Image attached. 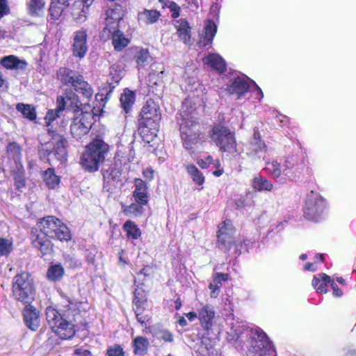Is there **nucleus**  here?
Instances as JSON below:
<instances>
[{"instance_id": "bb28decb", "label": "nucleus", "mask_w": 356, "mask_h": 356, "mask_svg": "<svg viewBox=\"0 0 356 356\" xmlns=\"http://www.w3.org/2000/svg\"><path fill=\"white\" fill-rule=\"evenodd\" d=\"M216 31L217 26L215 23L211 20L207 21L205 23L204 38L199 42L200 46L206 47L210 45L212 43Z\"/></svg>"}, {"instance_id": "3c124183", "label": "nucleus", "mask_w": 356, "mask_h": 356, "mask_svg": "<svg viewBox=\"0 0 356 356\" xmlns=\"http://www.w3.org/2000/svg\"><path fill=\"white\" fill-rule=\"evenodd\" d=\"M8 152L14 158L18 157L20 154V148L15 143H10L8 146Z\"/></svg>"}, {"instance_id": "473e14b6", "label": "nucleus", "mask_w": 356, "mask_h": 356, "mask_svg": "<svg viewBox=\"0 0 356 356\" xmlns=\"http://www.w3.org/2000/svg\"><path fill=\"white\" fill-rule=\"evenodd\" d=\"M64 268L60 264L51 266L47 270V277L49 280H60L64 275Z\"/></svg>"}, {"instance_id": "7c9ffc66", "label": "nucleus", "mask_w": 356, "mask_h": 356, "mask_svg": "<svg viewBox=\"0 0 356 356\" xmlns=\"http://www.w3.org/2000/svg\"><path fill=\"white\" fill-rule=\"evenodd\" d=\"M135 102V93L129 90L124 89L120 96V104L122 109L128 113Z\"/></svg>"}, {"instance_id": "49530a36", "label": "nucleus", "mask_w": 356, "mask_h": 356, "mask_svg": "<svg viewBox=\"0 0 356 356\" xmlns=\"http://www.w3.org/2000/svg\"><path fill=\"white\" fill-rule=\"evenodd\" d=\"M124 355L123 348L118 344L108 347L106 352V356H124Z\"/></svg>"}, {"instance_id": "69168bd1", "label": "nucleus", "mask_w": 356, "mask_h": 356, "mask_svg": "<svg viewBox=\"0 0 356 356\" xmlns=\"http://www.w3.org/2000/svg\"><path fill=\"white\" fill-rule=\"evenodd\" d=\"M324 256L323 254H316L315 257V262H317L318 261H323Z\"/></svg>"}, {"instance_id": "2f4dec72", "label": "nucleus", "mask_w": 356, "mask_h": 356, "mask_svg": "<svg viewBox=\"0 0 356 356\" xmlns=\"http://www.w3.org/2000/svg\"><path fill=\"white\" fill-rule=\"evenodd\" d=\"M149 343L144 337H136L133 341L134 353L136 355H144L148 349Z\"/></svg>"}, {"instance_id": "603ef678", "label": "nucleus", "mask_w": 356, "mask_h": 356, "mask_svg": "<svg viewBox=\"0 0 356 356\" xmlns=\"http://www.w3.org/2000/svg\"><path fill=\"white\" fill-rule=\"evenodd\" d=\"M227 278V275L225 273H216L213 277V282L215 284L221 286L222 282L225 281Z\"/></svg>"}, {"instance_id": "cd10ccee", "label": "nucleus", "mask_w": 356, "mask_h": 356, "mask_svg": "<svg viewBox=\"0 0 356 356\" xmlns=\"http://www.w3.org/2000/svg\"><path fill=\"white\" fill-rule=\"evenodd\" d=\"M161 16L160 12L156 10L144 9L138 13V19L145 24H152L157 22Z\"/></svg>"}, {"instance_id": "72a5a7b5", "label": "nucleus", "mask_w": 356, "mask_h": 356, "mask_svg": "<svg viewBox=\"0 0 356 356\" xmlns=\"http://www.w3.org/2000/svg\"><path fill=\"white\" fill-rule=\"evenodd\" d=\"M253 188L258 191H267L273 189V185L268 179L261 177H257L253 179L252 182Z\"/></svg>"}, {"instance_id": "a878e982", "label": "nucleus", "mask_w": 356, "mask_h": 356, "mask_svg": "<svg viewBox=\"0 0 356 356\" xmlns=\"http://www.w3.org/2000/svg\"><path fill=\"white\" fill-rule=\"evenodd\" d=\"M332 279L325 273H320L314 276L312 280V286L316 289L318 293H326L327 290L326 286L327 284H331Z\"/></svg>"}, {"instance_id": "c9c22d12", "label": "nucleus", "mask_w": 356, "mask_h": 356, "mask_svg": "<svg viewBox=\"0 0 356 356\" xmlns=\"http://www.w3.org/2000/svg\"><path fill=\"white\" fill-rule=\"evenodd\" d=\"M44 0H31L28 3L29 14L34 16L41 15L44 11Z\"/></svg>"}, {"instance_id": "9b49d317", "label": "nucleus", "mask_w": 356, "mask_h": 356, "mask_svg": "<svg viewBox=\"0 0 356 356\" xmlns=\"http://www.w3.org/2000/svg\"><path fill=\"white\" fill-rule=\"evenodd\" d=\"M326 209L325 200L315 191H310L306 196L304 215L310 220H318Z\"/></svg>"}, {"instance_id": "e433bc0d", "label": "nucleus", "mask_w": 356, "mask_h": 356, "mask_svg": "<svg viewBox=\"0 0 356 356\" xmlns=\"http://www.w3.org/2000/svg\"><path fill=\"white\" fill-rule=\"evenodd\" d=\"M16 109L20 112L24 118L30 120H34L36 118L35 110L30 104L19 103L16 106Z\"/></svg>"}, {"instance_id": "6e6d98bb", "label": "nucleus", "mask_w": 356, "mask_h": 356, "mask_svg": "<svg viewBox=\"0 0 356 356\" xmlns=\"http://www.w3.org/2000/svg\"><path fill=\"white\" fill-rule=\"evenodd\" d=\"M332 290H333V295L335 297H341L343 294L342 291H341L340 289H339V287L337 286V284L334 282V280H332V282H331V284H330Z\"/></svg>"}, {"instance_id": "0eeeda50", "label": "nucleus", "mask_w": 356, "mask_h": 356, "mask_svg": "<svg viewBox=\"0 0 356 356\" xmlns=\"http://www.w3.org/2000/svg\"><path fill=\"white\" fill-rule=\"evenodd\" d=\"M234 229L230 220H226L218 226V242L222 244L227 250H233L236 254H240L242 252L243 244L244 243V250L248 251V240L239 238H234L233 234Z\"/></svg>"}, {"instance_id": "a18cd8bd", "label": "nucleus", "mask_w": 356, "mask_h": 356, "mask_svg": "<svg viewBox=\"0 0 356 356\" xmlns=\"http://www.w3.org/2000/svg\"><path fill=\"white\" fill-rule=\"evenodd\" d=\"M197 164L202 168H207L211 165L214 168H218L220 167V162L219 160H213L211 156H208L205 159H200L197 161Z\"/></svg>"}, {"instance_id": "774afa93", "label": "nucleus", "mask_w": 356, "mask_h": 356, "mask_svg": "<svg viewBox=\"0 0 356 356\" xmlns=\"http://www.w3.org/2000/svg\"><path fill=\"white\" fill-rule=\"evenodd\" d=\"M337 281L341 284H345V280L343 277H337Z\"/></svg>"}, {"instance_id": "f257e3e1", "label": "nucleus", "mask_w": 356, "mask_h": 356, "mask_svg": "<svg viewBox=\"0 0 356 356\" xmlns=\"http://www.w3.org/2000/svg\"><path fill=\"white\" fill-rule=\"evenodd\" d=\"M232 340L245 343L250 356H273L275 349L267 334L259 327L249 326L245 322L233 323L228 332Z\"/></svg>"}, {"instance_id": "423d86ee", "label": "nucleus", "mask_w": 356, "mask_h": 356, "mask_svg": "<svg viewBox=\"0 0 356 356\" xmlns=\"http://www.w3.org/2000/svg\"><path fill=\"white\" fill-rule=\"evenodd\" d=\"M12 292L14 298L24 305H29L34 300L35 293L33 279L24 272L13 278Z\"/></svg>"}, {"instance_id": "052dcab7", "label": "nucleus", "mask_w": 356, "mask_h": 356, "mask_svg": "<svg viewBox=\"0 0 356 356\" xmlns=\"http://www.w3.org/2000/svg\"><path fill=\"white\" fill-rule=\"evenodd\" d=\"M305 270L314 272L317 270L315 263H307L304 267Z\"/></svg>"}, {"instance_id": "09e8293b", "label": "nucleus", "mask_w": 356, "mask_h": 356, "mask_svg": "<svg viewBox=\"0 0 356 356\" xmlns=\"http://www.w3.org/2000/svg\"><path fill=\"white\" fill-rule=\"evenodd\" d=\"M49 12L52 18L58 19L63 12V8L55 5V3L52 2L49 8Z\"/></svg>"}, {"instance_id": "5701e85b", "label": "nucleus", "mask_w": 356, "mask_h": 356, "mask_svg": "<svg viewBox=\"0 0 356 356\" xmlns=\"http://www.w3.org/2000/svg\"><path fill=\"white\" fill-rule=\"evenodd\" d=\"M164 70L158 65H151V71L147 76V84L149 88L161 86L163 83Z\"/></svg>"}, {"instance_id": "5fc2aeb1", "label": "nucleus", "mask_w": 356, "mask_h": 356, "mask_svg": "<svg viewBox=\"0 0 356 356\" xmlns=\"http://www.w3.org/2000/svg\"><path fill=\"white\" fill-rule=\"evenodd\" d=\"M9 8L6 0H0V17L8 13Z\"/></svg>"}, {"instance_id": "f3484780", "label": "nucleus", "mask_w": 356, "mask_h": 356, "mask_svg": "<svg viewBox=\"0 0 356 356\" xmlns=\"http://www.w3.org/2000/svg\"><path fill=\"white\" fill-rule=\"evenodd\" d=\"M123 16V10L120 6L106 10L105 26L102 32V38L103 39L107 40L110 38L111 33L119 29V23L122 19Z\"/></svg>"}, {"instance_id": "b1692460", "label": "nucleus", "mask_w": 356, "mask_h": 356, "mask_svg": "<svg viewBox=\"0 0 356 356\" xmlns=\"http://www.w3.org/2000/svg\"><path fill=\"white\" fill-rule=\"evenodd\" d=\"M203 63L212 67L220 73L226 69V63L224 59L218 54H210L203 58Z\"/></svg>"}, {"instance_id": "7ed1b4c3", "label": "nucleus", "mask_w": 356, "mask_h": 356, "mask_svg": "<svg viewBox=\"0 0 356 356\" xmlns=\"http://www.w3.org/2000/svg\"><path fill=\"white\" fill-rule=\"evenodd\" d=\"M191 102L186 99L180 110V132L183 146L194 153L202 145V140L199 138L197 124L194 120L193 110H188Z\"/></svg>"}, {"instance_id": "79ce46f5", "label": "nucleus", "mask_w": 356, "mask_h": 356, "mask_svg": "<svg viewBox=\"0 0 356 356\" xmlns=\"http://www.w3.org/2000/svg\"><path fill=\"white\" fill-rule=\"evenodd\" d=\"M138 69L144 67L150 59V55L147 49H140L135 56Z\"/></svg>"}, {"instance_id": "4be33fe9", "label": "nucleus", "mask_w": 356, "mask_h": 356, "mask_svg": "<svg viewBox=\"0 0 356 356\" xmlns=\"http://www.w3.org/2000/svg\"><path fill=\"white\" fill-rule=\"evenodd\" d=\"M136 188L133 193V197L136 203L139 204H147V186L145 182L140 179H135Z\"/></svg>"}, {"instance_id": "2eb2a0df", "label": "nucleus", "mask_w": 356, "mask_h": 356, "mask_svg": "<svg viewBox=\"0 0 356 356\" xmlns=\"http://www.w3.org/2000/svg\"><path fill=\"white\" fill-rule=\"evenodd\" d=\"M297 164V159L296 156H292L286 158L284 161H277L273 160L270 162H267L266 170L273 177L278 178L281 175L291 177V170L293 169Z\"/></svg>"}, {"instance_id": "dca6fc26", "label": "nucleus", "mask_w": 356, "mask_h": 356, "mask_svg": "<svg viewBox=\"0 0 356 356\" xmlns=\"http://www.w3.org/2000/svg\"><path fill=\"white\" fill-rule=\"evenodd\" d=\"M79 107V101L75 94L67 95L65 97H59L57 99V108L56 110H49L44 117L47 126L49 127L51 122L56 120L60 112L65 109L77 108Z\"/></svg>"}, {"instance_id": "a19ab883", "label": "nucleus", "mask_w": 356, "mask_h": 356, "mask_svg": "<svg viewBox=\"0 0 356 356\" xmlns=\"http://www.w3.org/2000/svg\"><path fill=\"white\" fill-rule=\"evenodd\" d=\"M44 180L50 188H54L60 182L59 177L55 175L54 170L49 168L44 172Z\"/></svg>"}, {"instance_id": "39448f33", "label": "nucleus", "mask_w": 356, "mask_h": 356, "mask_svg": "<svg viewBox=\"0 0 356 356\" xmlns=\"http://www.w3.org/2000/svg\"><path fill=\"white\" fill-rule=\"evenodd\" d=\"M108 150L109 145L102 139L96 138L86 145L81 157L80 164L88 171H97L99 164L104 161Z\"/></svg>"}, {"instance_id": "37998d69", "label": "nucleus", "mask_w": 356, "mask_h": 356, "mask_svg": "<svg viewBox=\"0 0 356 356\" xmlns=\"http://www.w3.org/2000/svg\"><path fill=\"white\" fill-rule=\"evenodd\" d=\"M13 250V241L8 238H0V257L8 256Z\"/></svg>"}, {"instance_id": "680f3d73", "label": "nucleus", "mask_w": 356, "mask_h": 356, "mask_svg": "<svg viewBox=\"0 0 356 356\" xmlns=\"http://www.w3.org/2000/svg\"><path fill=\"white\" fill-rule=\"evenodd\" d=\"M186 316L190 321H193L198 316V314L196 312H191L187 313Z\"/></svg>"}, {"instance_id": "6e6552de", "label": "nucleus", "mask_w": 356, "mask_h": 356, "mask_svg": "<svg viewBox=\"0 0 356 356\" xmlns=\"http://www.w3.org/2000/svg\"><path fill=\"white\" fill-rule=\"evenodd\" d=\"M211 140L219 147L220 151L233 154L237 152V143L234 134L228 128L218 124L210 131Z\"/></svg>"}, {"instance_id": "338daca9", "label": "nucleus", "mask_w": 356, "mask_h": 356, "mask_svg": "<svg viewBox=\"0 0 356 356\" xmlns=\"http://www.w3.org/2000/svg\"><path fill=\"white\" fill-rule=\"evenodd\" d=\"M122 253H123V251L121 250L120 252H119V260L120 262L123 263L124 264H126V261L124 260H123V258H122Z\"/></svg>"}, {"instance_id": "a211bd4d", "label": "nucleus", "mask_w": 356, "mask_h": 356, "mask_svg": "<svg viewBox=\"0 0 356 356\" xmlns=\"http://www.w3.org/2000/svg\"><path fill=\"white\" fill-rule=\"evenodd\" d=\"M267 146L261 141L258 133L254 132L250 141L248 154L254 161L264 160L267 152Z\"/></svg>"}, {"instance_id": "58836bf2", "label": "nucleus", "mask_w": 356, "mask_h": 356, "mask_svg": "<svg viewBox=\"0 0 356 356\" xmlns=\"http://www.w3.org/2000/svg\"><path fill=\"white\" fill-rule=\"evenodd\" d=\"M145 204H139L138 203H132L129 206L122 207V211L127 216H138L143 213V206Z\"/></svg>"}, {"instance_id": "c756f323", "label": "nucleus", "mask_w": 356, "mask_h": 356, "mask_svg": "<svg viewBox=\"0 0 356 356\" xmlns=\"http://www.w3.org/2000/svg\"><path fill=\"white\" fill-rule=\"evenodd\" d=\"M110 38H112V42L114 48L118 51H120L124 49L129 42V40L124 36L123 33L120 31L119 29L111 32Z\"/></svg>"}, {"instance_id": "13d9d810", "label": "nucleus", "mask_w": 356, "mask_h": 356, "mask_svg": "<svg viewBox=\"0 0 356 356\" xmlns=\"http://www.w3.org/2000/svg\"><path fill=\"white\" fill-rule=\"evenodd\" d=\"M143 174L147 181H151L154 178V171L152 169L147 168L144 170Z\"/></svg>"}, {"instance_id": "412c9836", "label": "nucleus", "mask_w": 356, "mask_h": 356, "mask_svg": "<svg viewBox=\"0 0 356 356\" xmlns=\"http://www.w3.org/2000/svg\"><path fill=\"white\" fill-rule=\"evenodd\" d=\"M214 316L215 311L211 305H204L198 309V318L204 329L209 330L211 327Z\"/></svg>"}, {"instance_id": "0e129e2a", "label": "nucleus", "mask_w": 356, "mask_h": 356, "mask_svg": "<svg viewBox=\"0 0 356 356\" xmlns=\"http://www.w3.org/2000/svg\"><path fill=\"white\" fill-rule=\"evenodd\" d=\"M178 323L180 325H181L183 327L186 326L187 325V321L184 317H180L178 321Z\"/></svg>"}, {"instance_id": "393cba45", "label": "nucleus", "mask_w": 356, "mask_h": 356, "mask_svg": "<svg viewBox=\"0 0 356 356\" xmlns=\"http://www.w3.org/2000/svg\"><path fill=\"white\" fill-rule=\"evenodd\" d=\"M0 63L6 69L9 70H22L24 69L27 65L24 60L19 59L14 55H10L3 57Z\"/></svg>"}, {"instance_id": "20e7f679", "label": "nucleus", "mask_w": 356, "mask_h": 356, "mask_svg": "<svg viewBox=\"0 0 356 356\" xmlns=\"http://www.w3.org/2000/svg\"><path fill=\"white\" fill-rule=\"evenodd\" d=\"M161 120L159 105L152 99H149L140 112V134L145 141L150 143L157 136Z\"/></svg>"}, {"instance_id": "aec40b11", "label": "nucleus", "mask_w": 356, "mask_h": 356, "mask_svg": "<svg viewBox=\"0 0 356 356\" xmlns=\"http://www.w3.org/2000/svg\"><path fill=\"white\" fill-rule=\"evenodd\" d=\"M24 318L26 326L31 330L35 331L40 325L39 312L29 305H24Z\"/></svg>"}, {"instance_id": "ea45409f", "label": "nucleus", "mask_w": 356, "mask_h": 356, "mask_svg": "<svg viewBox=\"0 0 356 356\" xmlns=\"http://www.w3.org/2000/svg\"><path fill=\"white\" fill-rule=\"evenodd\" d=\"M110 84H118L124 76L123 67L120 65H114L110 68L109 72Z\"/></svg>"}, {"instance_id": "4c0bfd02", "label": "nucleus", "mask_w": 356, "mask_h": 356, "mask_svg": "<svg viewBox=\"0 0 356 356\" xmlns=\"http://www.w3.org/2000/svg\"><path fill=\"white\" fill-rule=\"evenodd\" d=\"M186 170L195 184L201 186L204 184V177L196 166L194 165H188L186 167Z\"/></svg>"}, {"instance_id": "f03ea898", "label": "nucleus", "mask_w": 356, "mask_h": 356, "mask_svg": "<svg viewBox=\"0 0 356 356\" xmlns=\"http://www.w3.org/2000/svg\"><path fill=\"white\" fill-rule=\"evenodd\" d=\"M31 241L42 256L50 254L53 245L49 238L67 241L70 238L68 228L54 216H47L40 219L36 227L31 231Z\"/></svg>"}, {"instance_id": "ddd939ff", "label": "nucleus", "mask_w": 356, "mask_h": 356, "mask_svg": "<svg viewBox=\"0 0 356 356\" xmlns=\"http://www.w3.org/2000/svg\"><path fill=\"white\" fill-rule=\"evenodd\" d=\"M92 115L88 112H81L74 118L70 126L72 136L76 140L81 139L89 132L92 126Z\"/></svg>"}, {"instance_id": "4d7b16f0", "label": "nucleus", "mask_w": 356, "mask_h": 356, "mask_svg": "<svg viewBox=\"0 0 356 356\" xmlns=\"http://www.w3.org/2000/svg\"><path fill=\"white\" fill-rule=\"evenodd\" d=\"M74 354L78 356H92V353L89 350L83 349L81 348H76Z\"/></svg>"}, {"instance_id": "bf43d9fd", "label": "nucleus", "mask_w": 356, "mask_h": 356, "mask_svg": "<svg viewBox=\"0 0 356 356\" xmlns=\"http://www.w3.org/2000/svg\"><path fill=\"white\" fill-rule=\"evenodd\" d=\"M160 338L167 342H172L173 341L172 334L168 331L163 332Z\"/></svg>"}, {"instance_id": "c03bdc74", "label": "nucleus", "mask_w": 356, "mask_h": 356, "mask_svg": "<svg viewBox=\"0 0 356 356\" xmlns=\"http://www.w3.org/2000/svg\"><path fill=\"white\" fill-rule=\"evenodd\" d=\"M136 299H137V298L136 296L135 299L134 300V302L136 307V312H135L136 318H137V320L138 321V322L142 325H144L147 322H148L149 321L150 317L147 314L143 315L142 314V309L139 307L140 305V302H139V300H137Z\"/></svg>"}, {"instance_id": "1a4fd4ad", "label": "nucleus", "mask_w": 356, "mask_h": 356, "mask_svg": "<svg viewBox=\"0 0 356 356\" xmlns=\"http://www.w3.org/2000/svg\"><path fill=\"white\" fill-rule=\"evenodd\" d=\"M46 317L53 332L58 335L60 339H68L74 335V325L63 318L56 309L48 307L46 309Z\"/></svg>"}, {"instance_id": "864d4df0", "label": "nucleus", "mask_w": 356, "mask_h": 356, "mask_svg": "<svg viewBox=\"0 0 356 356\" xmlns=\"http://www.w3.org/2000/svg\"><path fill=\"white\" fill-rule=\"evenodd\" d=\"M220 287V286L215 284L213 282L209 284V288L211 290L210 296L211 298H216L218 296Z\"/></svg>"}, {"instance_id": "9d476101", "label": "nucleus", "mask_w": 356, "mask_h": 356, "mask_svg": "<svg viewBox=\"0 0 356 356\" xmlns=\"http://www.w3.org/2000/svg\"><path fill=\"white\" fill-rule=\"evenodd\" d=\"M58 76L63 83L70 84L76 92L81 93L86 98L89 99L92 96V88L84 81L82 76L69 69L60 68L58 72Z\"/></svg>"}, {"instance_id": "f8f14e48", "label": "nucleus", "mask_w": 356, "mask_h": 356, "mask_svg": "<svg viewBox=\"0 0 356 356\" xmlns=\"http://www.w3.org/2000/svg\"><path fill=\"white\" fill-rule=\"evenodd\" d=\"M250 90L255 92L257 98L259 99L263 97L264 95L261 88L255 82L245 76H238L232 79L227 86L229 93L236 95L238 99H240Z\"/></svg>"}, {"instance_id": "e2e57ef3", "label": "nucleus", "mask_w": 356, "mask_h": 356, "mask_svg": "<svg viewBox=\"0 0 356 356\" xmlns=\"http://www.w3.org/2000/svg\"><path fill=\"white\" fill-rule=\"evenodd\" d=\"M218 170L213 172V175L216 177H220L222 175L224 172V170L222 169H220V168H217Z\"/></svg>"}, {"instance_id": "c85d7f7f", "label": "nucleus", "mask_w": 356, "mask_h": 356, "mask_svg": "<svg viewBox=\"0 0 356 356\" xmlns=\"http://www.w3.org/2000/svg\"><path fill=\"white\" fill-rule=\"evenodd\" d=\"M180 39L185 43L188 44L191 39V28L186 19H181L177 21L176 25Z\"/></svg>"}, {"instance_id": "4468645a", "label": "nucleus", "mask_w": 356, "mask_h": 356, "mask_svg": "<svg viewBox=\"0 0 356 356\" xmlns=\"http://www.w3.org/2000/svg\"><path fill=\"white\" fill-rule=\"evenodd\" d=\"M48 135L50 137V140L42 144V150L45 151L48 154L54 152L59 160H66V140L61 135L54 131H49Z\"/></svg>"}, {"instance_id": "8fccbe9b", "label": "nucleus", "mask_w": 356, "mask_h": 356, "mask_svg": "<svg viewBox=\"0 0 356 356\" xmlns=\"http://www.w3.org/2000/svg\"><path fill=\"white\" fill-rule=\"evenodd\" d=\"M72 14L74 19L78 22H82L86 20V15L83 9H74Z\"/></svg>"}, {"instance_id": "f704fd0d", "label": "nucleus", "mask_w": 356, "mask_h": 356, "mask_svg": "<svg viewBox=\"0 0 356 356\" xmlns=\"http://www.w3.org/2000/svg\"><path fill=\"white\" fill-rule=\"evenodd\" d=\"M123 229L127 232L128 238L132 239H138L141 236V232L138 226L131 220H127L124 225Z\"/></svg>"}, {"instance_id": "6ab92c4d", "label": "nucleus", "mask_w": 356, "mask_h": 356, "mask_svg": "<svg viewBox=\"0 0 356 356\" xmlns=\"http://www.w3.org/2000/svg\"><path fill=\"white\" fill-rule=\"evenodd\" d=\"M88 51L87 33L85 31L80 30L75 33L72 45L73 55L79 58L85 56Z\"/></svg>"}, {"instance_id": "de8ad7c7", "label": "nucleus", "mask_w": 356, "mask_h": 356, "mask_svg": "<svg viewBox=\"0 0 356 356\" xmlns=\"http://www.w3.org/2000/svg\"><path fill=\"white\" fill-rule=\"evenodd\" d=\"M165 7H167L172 12V17L177 18L179 16L180 7L174 1H168V3L165 4Z\"/></svg>"}]
</instances>
